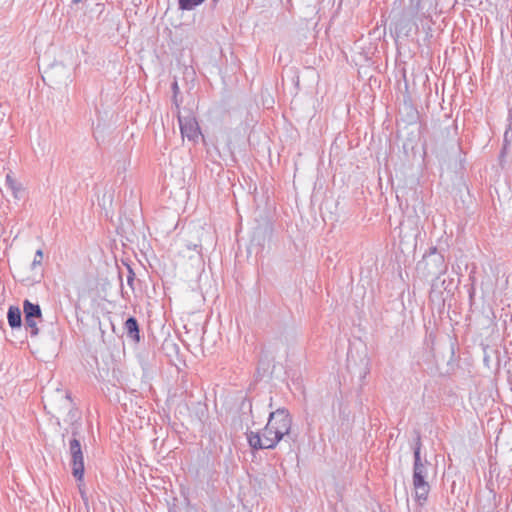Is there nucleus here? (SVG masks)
<instances>
[{"instance_id":"f257e3e1","label":"nucleus","mask_w":512,"mask_h":512,"mask_svg":"<svg viewBox=\"0 0 512 512\" xmlns=\"http://www.w3.org/2000/svg\"><path fill=\"white\" fill-rule=\"evenodd\" d=\"M291 427L292 416L289 411L279 408L269 414L268 422L261 433H247V441L254 450L273 449L285 436H289Z\"/></svg>"},{"instance_id":"f03ea898","label":"nucleus","mask_w":512,"mask_h":512,"mask_svg":"<svg viewBox=\"0 0 512 512\" xmlns=\"http://www.w3.org/2000/svg\"><path fill=\"white\" fill-rule=\"evenodd\" d=\"M415 434H416L415 444L413 447L414 463H413L412 484H413L415 501L420 506H423L428 499V495L430 493L431 487H430L429 482L427 481L428 461L427 460L422 461V458H421V448H422L421 435L419 432H415Z\"/></svg>"},{"instance_id":"7ed1b4c3","label":"nucleus","mask_w":512,"mask_h":512,"mask_svg":"<svg viewBox=\"0 0 512 512\" xmlns=\"http://www.w3.org/2000/svg\"><path fill=\"white\" fill-rule=\"evenodd\" d=\"M447 270L444 255L436 247H430L423 258L417 263L416 272L418 277L432 281L436 276Z\"/></svg>"},{"instance_id":"20e7f679","label":"nucleus","mask_w":512,"mask_h":512,"mask_svg":"<svg viewBox=\"0 0 512 512\" xmlns=\"http://www.w3.org/2000/svg\"><path fill=\"white\" fill-rule=\"evenodd\" d=\"M79 436L80 433L78 431V427L74 426L72 429V438L69 441L72 475L77 481H82L84 477V457Z\"/></svg>"},{"instance_id":"39448f33","label":"nucleus","mask_w":512,"mask_h":512,"mask_svg":"<svg viewBox=\"0 0 512 512\" xmlns=\"http://www.w3.org/2000/svg\"><path fill=\"white\" fill-rule=\"evenodd\" d=\"M48 406L51 408L49 413L54 417H57V414H60L62 411H68L71 420L76 417L70 393L67 391L57 390L54 395L48 397L45 408Z\"/></svg>"},{"instance_id":"423d86ee","label":"nucleus","mask_w":512,"mask_h":512,"mask_svg":"<svg viewBox=\"0 0 512 512\" xmlns=\"http://www.w3.org/2000/svg\"><path fill=\"white\" fill-rule=\"evenodd\" d=\"M178 122L182 137L195 141L200 135V128L195 116L190 111L178 112Z\"/></svg>"},{"instance_id":"0eeeda50","label":"nucleus","mask_w":512,"mask_h":512,"mask_svg":"<svg viewBox=\"0 0 512 512\" xmlns=\"http://www.w3.org/2000/svg\"><path fill=\"white\" fill-rule=\"evenodd\" d=\"M459 283H460V280H459L458 276L451 277L447 273V270H446L445 272H443V274L436 276L431 281V288H440V287H442V288H449V287H452V286L457 288Z\"/></svg>"},{"instance_id":"6e6552de","label":"nucleus","mask_w":512,"mask_h":512,"mask_svg":"<svg viewBox=\"0 0 512 512\" xmlns=\"http://www.w3.org/2000/svg\"><path fill=\"white\" fill-rule=\"evenodd\" d=\"M117 277L120 281L121 288H123V286H124L123 277L126 278V283L130 288H134V286L136 285L135 282L138 281L135 278V273L133 272L131 267L127 264H124V267H122V268H118Z\"/></svg>"},{"instance_id":"1a4fd4ad","label":"nucleus","mask_w":512,"mask_h":512,"mask_svg":"<svg viewBox=\"0 0 512 512\" xmlns=\"http://www.w3.org/2000/svg\"><path fill=\"white\" fill-rule=\"evenodd\" d=\"M180 253L183 257L188 255L190 259H195L199 264L203 262L200 243H187Z\"/></svg>"},{"instance_id":"9d476101","label":"nucleus","mask_w":512,"mask_h":512,"mask_svg":"<svg viewBox=\"0 0 512 512\" xmlns=\"http://www.w3.org/2000/svg\"><path fill=\"white\" fill-rule=\"evenodd\" d=\"M124 330L127 334V336L135 341L139 342L140 335H139V325L137 320L134 317H129L125 323H124Z\"/></svg>"},{"instance_id":"9b49d317","label":"nucleus","mask_w":512,"mask_h":512,"mask_svg":"<svg viewBox=\"0 0 512 512\" xmlns=\"http://www.w3.org/2000/svg\"><path fill=\"white\" fill-rule=\"evenodd\" d=\"M6 184L11 190L12 195L15 199H21L23 196L24 188L22 184L13 178L11 174L6 175Z\"/></svg>"},{"instance_id":"f8f14e48","label":"nucleus","mask_w":512,"mask_h":512,"mask_svg":"<svg viewBox=\"0 0 512 512\" xmlns=\"http://www.w3.org/2000/svg\"><path fill=\"white\" fill-rule=\"evenodd\" d=\"M7 319L11 328H19L22 323L20 309L15 306H10L7 313Z\"/></svg>"},{"instance_id":"ddd939ff","label":"nucleus","mask_w":512,"mask_h":512,"mask_svg":"<svg viewBox=\"0 0 512 512\" xmlns=\"http://www.w3.org/2000/svg\"><path fill=\"white\" fill-rule=\"evenodd\" d=\"M23 311L25 317L39 318L40 320L42 318L40 306L38 304H33L28 300H25L23 303Z\"/></svg>"},{"instance_id":"4468645a","label":"nucleus","mask_w":512,"mask_h":512,"mask_svg":"<svg viewBox=\"0 0 512 512\" xmlns=\"http://www.w3.org/2000/svg\"><path fill=\"white\" fill-rule=\"evenodd\" d=\"M37 318L25 317V327L29 332L30 336L35 337L39 333V329L37 326Z\"/></svg>"},{"instance_id":"2eb2a0df","label":"nucleus","mask_w":512,"mask_h":512,"mask_svg":"<svg viewBox=\"0 0 512 512\" xmlns=\"http://www.w3.org/2000/svg\"><path fill=\"white\" fill-rule=\"evenodd\" d=\"M204 1L205 0H178V5L181 10H192Z\"/></svg>"},{"instance_id":"dca6fc26","label":"nucleus","mask_w":512,"mask_h":512,"mask_svg":"<svg viewBox=\"0 0 512 512\" xmlns=\"http://www.w3.org/2000/svg\"><path fill=\"white\" fill-rule=\"evenodd\" d=\"M420 3H421V0H411V5L413 6V11H412V16L414 17L419 9H420Z\"/></svg>"},{"instance_id":"f3484780","label":"nucleus","mask_w":512,"mask_h":512,"mask_svg":"<svg viewBox=\"0 0 512 512\" xmlns=\"http://www.w3.org/2000/svg\"><path fill=\"white\" fill-rule=\"evenodd\" d=\"M406 27V19L404 16L397 22L396 29L402 31Z\"/></svg>"},{"instance_id":"a211bd4d","label":"nucleus","mask_w":512,"mask_h":512,"mask_svg":"<svg viewBox=\"0 0 512 512\" xmlns=\"http://www.w3.org/2000/svg\"><path fill=\"white\" fill-rule=\"evenodd\" d=\"M172 90L174 92V101H175V103H177L176 97H177V93L179 92V87H178L177 81H174L172 83ZM176 105L178 106V104H176Z\"/></svg>"},{"instance_id":"6ab92c4d","label":"nucleus","mask_w":512,"mask_h":512,"mask_svg":"<svg viewBox=\"0 0 512 512\" xmlns=\"http://www.w3.org/2000/svg\"><path fill=\"white\" fill-rule=\"evenodd\" d=\"M42 258H43V252H42V250H38L36 252L33 264H36V263L39 264L41 262Z\"/></svg>"},{"instance_id":"aec40b11","label":"nucleus","mask_w":512,"mask_h":512,"mask_svg":"<svg viewBox=\"0 0 512 512\" xmlns=\"http://www.w3.org/2000/svg\"><path fill=\"white\" fill-rule=\"evenodd\" d=\"M209 278V274L206 273V272H202L199 276V285H202V281L204 279H208Z\"/></svg>"},{"instance_id":"412c9836","label":"nucleus","mask_w":512,"mask_h":512,"mask_svg":"<svg viewBox=\"0 0 512 512\" xmlns=\"http://www.w3.org/2000/svg\"><path fill=\"white\" fill-rule=\"evenodd\" d=\"M405 226H406V223L402 222L401 225H400V229L402 230L403 228H405Z\"/></svg>"},{"instance_id":"4be33fe9","label":"nucleus","mask_w":512,"mask_h":512,"mask_svg":"<svg viewBox=\"0 0 512 512\" xmlns=\"http://www.w3.org/2000/svg\"><path fill=\"white\" fill-rule=\"evenodd\" d=\"M81 1H82V0H72V2H73L74 4H78V3H80Z\"/></svg>"},{"instance_id":"5701e85b","label":"nucleus","mask_w":512,"mask_h":512,"mask_svg":"<svg viewBox=\"0 0 512 512\" xmlns=\"http://www.w3.org/2000/svg\"><path fill=\"white\" fill-rule=\"evenodd\" d=\"M473 295H474V290H471V292H470V298L471 299L473 298Z\"/></svg>"},{"instance_id":"b1692460","label":"nucleus","mask_w":512,"mask_h":512,"mask_svg":"<svg viewBox=\"0 0 512 512\" xmlns=\"http://www.w3.org/2000/svg\"><path fill=\"white\" fill-rule=\"evenodd\" d=\"M122 297H124V289H121Z\"/></svg>"}]
</instances>
